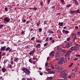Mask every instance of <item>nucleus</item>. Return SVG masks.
<instances>
[{
    "mask_svg": "<svg viewBox=\"0 0 80 80\" xmlns=\"http://www.w3.org/2000/svg\"><path fill=\"white\" fill-rule=\"evenodd\" d=\"M78 60V58H75L74 59V60L75 61H76V60Z\"/></svg>",
    "mask_w": 80,
    "mask_h": 80,
    "instance_id": "54",
    "label": "nucleus"
},
{
    "mask_svg": "<svg viewBox=\"0 0 80 80\" xmlns=\"http://www.w3.org/2000/svg\"><path fill=\"white\" fill-rule=\"evenodd\" d=\"M71 7V5L70 4L68 5L67 6V7Z\"/></svg>",
    "mask_w": 80,
    "mask_h": 80,
    "instance_id": "53",
    "label": "nucleus"
},
{
    "mask_svg": "<svg viewBox=\"0 0 80 80\" xmlns=\"http://www.w3.org/2000/svg\"><path fill=\"white\" fill-rule=\"evenodd\" d=\"M8 62V60L6 59V60H5V61L4 62V63H6L7 62Z\"/></svg>",
    "mask_w": 80,
    "mask_h": 80,
    "instance_id": "34",
    "label": "nucleus"
},
{
    "mask_svg": "<svg viewBox=\"0 0 80 80\" xmlns=\"http://www.w3.org/2000/svg\"><path fill=\"white\" fill-rule=\"evenodd\" d=\"M71 77L73 78L75 77V73H72L71 74Z\"/></svg>",
    "mask_w": 80,
    "mask_h": 80,
    "instance_id": "20",
    "label": "nucleus"
},
{
    "mask_svg": "<svg viewBox=\"0 0 80 80\" xmlns=\"http://www.w3.org/2000/svg\"><path fill=\"white\" fill-rule=\"evenodd\" d=\"M26 22V20L25 19H24L23 20H22V22L23 23H25Z\"/></svg>",
    "mask_w": 80,
    "mask_h": 80,
    "instance_id": "48",
    "label": "nucleus"
},
{
    "mask_svg": "<svg viewBox=\"0 0 80 80\" xmlns=\"http://www.w3.org/2000/svg\"><path fill=\"white\" fill-rule=\"evenodd\" d=\"M75 4H76V5H78V1H75Z\"/></svg>",
    "mask_w": 80,
    "mask_h": 80,
    "instance_id": "37",
    "label": "nucleus"
},
{
    "mask_svg": "<svg viewBox=\"0 0 80 80\" xmlns=\"http://www.w3.org/2000/svg\"><path fill=\"white\" fill-rule=\"evenodd\" d=\"M75 47H72L70 48L71 50L72 51H73L75 50Z\"/></svg>",
    "mask_w": 80,
    "mask_h": 80,
    "instance_id": "12",
    "label": "nucleus"
},
{
    "mask_svg": "<svg viewBox=\"0 0 80 80\" xmlns=\"http://www.w3.org/2000/svg\"><path fill=\"white\" fill-rule=\"evenodd\" d=\"M74 37L73 38V42H75V40H76V37Z\"/></svg>",
    "mask_w": 80,
    "mask_h": 80,
    "instance_id": "36",
    "label": "nucleus"
},
{
    "mask_svg": "<svg viewBox=\"0 0 80 80\" xmlns=\"http://www.w3.org/2000/svg\"><path fill=\"white\" fill-rule=\"evenodd\" d=\"M4 10L6 12H7V11H8V8H4Z\"/></svg>",
    "mask_w": 80,
    "mask_h": 80,
    "instance_id": "39",
    "label": "nucleus"
},
{
    "mask_svg": "<svg viewBox=\"0 0 80 80\" xmlns=\"http://www.w3.org/2000/svg\"><path fill=\"white\" fill-rule=\"evenodd\" d=\"M77 35H80V32H77Z\"/></svg>",
    "mask_w": 80,
    "mask_h": 80,
    "instance_id": "62",
    "label": "nucleus"
},
{
    "mask_svg": "<svg viewBox=\"0 0 80 80\" xmlns=\"http://www.w3.org/2000/svg\"><path fill=\"white\" fill-rule=\"evenodd\" d=\"M47 71H48V72L49 73H51V74H53L55 73V72L54 71H52V69H50L49 68H48L46 69Z\"/></svg>",
    "mask_w": 80,
    "mask_h": 80,
    "instance_id": "5",
    "label": "nucleus"
},
{
    "mask_svg": "<svg viewBox=\"0 0 80 80\" xmlns=\"http://www.w3.org/2000/svg\"><path fill=\"white\" fill-rule=\"evenodd\" d=\"M70 53H68L66 52V53L65 55V57H68V56H70Z\"/></svg>",
    "mask_w": 80,
    "mask_h": 80,
    "instance_id": "18",
    "label": "nucleus"
},
{
    "mask_svg": "<svg viewBox=\"0 0 80 80\" xmlns=\"http://www.w3.org/2000/svg\"><path fill=\"white\" fill-rule=\"evenodd\" d=\"M79 49V48L78 47H75V50L76 51L78 50Z\"/></svg>",
    "mask_w": 80,
    "mask_h": 80,
    "instance_id": "26",
    "label": "nucleus"
},
{
    "mask_svg": "<svg viewBox=\"0 0 80 80\" xmlns=\"http://www.w3.org/2000/svg\"><path fill=\"white\" fill-rule=\"evenodd\" d=\"M48 45V43L47 42L44 44V47H46V46H47V45Z\"/></svg>",
    "mask_w": 80,
    "mask_h": 80,
    "instance_id": "31",
    "label": "nucleus"
},
{
    "mask_svg": "<svg viewBox=\"0 0 80 80\" xmlns=\"http://www.w3.org/2000/svg\"><path fill=\"white\" fill-rule=\"evenodd\" d=\"M57 50H60V48H59V46H58L57 47Z\"/></svg>",
    "mask_w": 80,
    "mask_h": 80,
    "instance_id": "52",
    "label": "nucleus"
},
{
    "mask_svg": "<svg viewBox=\"0 0 80 80\" xmlns=\"http://www.w3.org/2000/svg\"><path fill=\"white\" fill-rule=\"evenodd\" d=\"M75 13H80V11L79 9H78L75 11Z\"/></svg>",
    "mask_w": 80,
    "mask_h": 80,
    "instance_id": "15",
    "label": "nucleus"
},
{
    "mask_svg": "<svg viewBox=\"0 0 80 80\" xmlns=\"http://www.w3.org/2000/svg\"><path fill=\"white\" fill-rule=\"evenodd\" d=\"M60 59V58H57L56 59V60H57V61H58V60H59Z\"/></svg>",
    "mask_w": 80,
    "mask_h": 80,
    "instance_id": "47",
    "label": "nucleus"
},
{
    "mask_svg": "<svg viewBox=\"0 0 80 80\" xmlns=\"http://www.w3.org/2000/svg\"><path fill=\"white\" fill-rule=\"evenodd\" d=\"M29 62L30 63H33V62L32 61V59H29Z\"/></svg>",
    "mask_w": 80,
    "mask_h": 80,
    "instance_id": "23",
    "label": "nucleus"
},
{
    "mask_svg": "<svg viewBox=\"0 0 80 80\" xmlns=\"http://www.w3.org/2000/svg\"><path fill=\"white\" fill-rule=\"evenodd\" d=\"M70 38H68L67 39V41H70Z\"/></svg>",
    "mask_w": 80,
    "mask_h": 80,
    "instance_id": "46",
    "label": "nucleus"
},
{
    "mask_svg": "<svg viewBox=\"0 0 80 80\" xmlns=\"http://www.w3.org/2000/svg\"><path fill=\"white\" fill-rule=\"evenodd\" d=\"M53 53H54V51H52L50 53L49 55H51L52 54H53Z\"/></svg>",
    "mask_w": 80,
    "mask_h": 80,
    "instance_id": "32",
    "label": "nucleus"
},
{
    "mask_svg": "<svg viewBox=\"0 0 80 80\" xmlns=\"http://www.w3.org/2000/svg\"><path fill=\"white\" fill-rule=\"evenodd\" d=\"M72 36H73V37H76V36H75V34L74 33H72Z\"/></svg>",
    "mask_w": 80,
    "mask_h": 80,
    "instance_id": "44",
    "label": "nucleus"
},
{
    "mask_svg": "<svg viewBox=\"0 0 80 80\" xmlns=\"http://www.w3.org/2000/svg\"><path fill=\"white\" fill-rule=\"evenodd\" d=\"M62 70H63V68L61 67L58 69V73H60V72H61Z\"/></svg>",
    "mask_w": 80,
    "mask_h": 80,
    "instance_id": "9",
    "label": "nucleus"
},
{
    "mask_svg": "<svg viewBox=\"0 0 80 80\" xmlns=\"http://www.w3.org/2000/svg\"><path fill=\"white\" fill-rule=\"evenodd\" d=\"M48 37L46 39V41H48Z\"/></svg>",
    "mask_w": 80,
    "mask_h": 80,
    "instance_id": "56",
    "label": "nucleus"
},
{
    "mask_svg": "<svg viewBox=\"0 0 80 80\" xmlns=\"http://www.w3.org/2000/svg\"><path fill=\"white\" fill-rule=\"evenodd\" d=\"M58 65H63L64 63H65V61L64 60V58L63 57H62L61 58L60 60L58 62Z\"/></svg>",
    "mask_w": 80,
    "mask_h": 80,
    "instance_id": "1",
    "label": "nucleus"
},
{
    "mask_svg": "<svg viewBox=\"0 0 80 80\" xmlns=\"http://www.w3.org/2000/svg\"><path fill=\"white\" fill-rule=\"evenodd\" d=\"M62 47L63 48H66V46H65V45H63L62 46Z\"/></svg>",
    "mask_w": 80,
    "mask_h": 80,
    "instance_id": "22",
    "label": "nucleus"
},
{
    "mask_svg": "<svg viewBox=\"0 0 80 80\" xmlns=\"http://www.w3.org/2000/svg\"><path fill=\"white\" fill-rule=\"evenodd\" d=\"M58 56H59V54H58V53H56L55 57V58H58Z\"/></svg>",
    "mask_w": 80,
    "mask_h": 80,
    "instance_id": "16",
    "label": "nucleus"
},
{
    "mask_svg": "<svg viewBox=\"0 0 80 80\" xmlns=\"http://www.w3.org/2000/svg\"><path fill=\"white\" fill-rule=\"evenodd\" d=\"M33 54V52H31L29 53V55H32Z\"/></svg>",
    "mask_w": 80,
    "mask_h": 80,
    "instance_id": "49",
    "label": "nucleus"
},
{
    "mask_svg": "<svg viewBox=\"0 0 80 80\" xmlns=\"http://www.w3.org/2000/svg\"><path fill=\"white\" fill-rule=\"evenodd\" d=\"M3 27V24H0V28H1Z\"/></svg>",
    "mask_w": 80,
    "mask_h": 80,
    "instance_id": "58",
    "label": "nucleus"
},
{
    "mask_svg": "<svg viewBox=\"0 0 80 80\" xmlns=\"http://www.w3.org/2000/svg\"><path fill=\"white\" fill-rule=\"evenodd\" d=\"M42 28H40L39 29V32H42Z\"/></svg>",
    "mask_w": 80,
    "mask_h": 80,
    "instance_id": "41",
    "label": "nucleus"
},
{
    "mask_svg": "<svg viewBox=\"0 0 80 80\" xmlns=\"http://www.w3.org/2000/svg\"><path fill=\"white\" fill-rule=\"evenodd\" d=\"M53 78L52 77H48L47 78V79H48V80H52Z\"/></svg>",
    "mask_w": 80,
    "mask_h": 80,
    "instance_id": "25",
    "label": "nucleus"
},
{
    "mask_svg": "<svg viewBox=\"0 0 80 80\" xmlns=\"http://www.w3.org/2000/svg\"><path fill=\"white\" fill-rule=\"evenodd\" d=\"M69 33V32L68 31H65V33Z\"/></svg>",
    "mask_w": 80,
    "mask_h": 80,
    "instance_id": "43",
    "label": "nucleus"
},
{
    "mask_svg": "<svg viewBox=\"0 0 80 80\" xmlns=\"http://www.w3.org/2000/svg\"><path fill=\"white\" fill-rule=\"evenodd\" d=\"M41 46V45L39 43L36 46V47L37 48H40V47Z\"/></svg>",
    "mask_w": 80,
    "mask_h": 80,
    "instance_id": "11",
    "label": "nucleus"
},
{
    "mask_svg": "<svg viewBox=\"0 0 80 80\" xmlns=\"http://www.w3.org/2000/svg\"><path fill=\"white\" fill-rule=\"evenodd\" d=\"M55 67L57 69H59V68H60V66H59L56 65V66Z\"/></svg>",
    "mask_w": 80,
    "mask_h": 80,
    "instance_id": "29",
    "label": "nucleus"
},
{
    "mask_svg": "<svg viewBox=\"0 0 80 80\" xmlns=\"http://www.w3.org/2000/svg\"><path fill=\"white\" fill-rule=\"evenodd\" d=\"M75 13V11H69V13Z\"/></svg>",
    "mask_w": 80,
    "mask_h": 80,
    "instance_id": "21",
    "label": "nucleus"
},
{
    "mask_svg": "<svg viewBox=\"0 0 80 80\" xmlns=\"http://www.w3.org/2000/svg\"><path fill=\"white\" fill-rule=\"evenodd\" d=\"M63 22H59V26H60V27H62L63 26Z\"/></svg>",
    "mask_w": 80,
    "mask_h": 80,
    "instance_id": "14",
    "label": "nucleus"
},
{
    "mask_svg": "<svg viewBox=\"0 0 80 80\" xmlns=\"http://www.w3.org/2000/svg\"><path fill=\"white\" fill-rule=\"evenodd\" d=\"M36 42H38V43H41L42 41L40 40H36Z\"/></svg>",
    "mask_w": 80,
    "mask_h": 80,
    "instance_id": "33",
    "label": "nucleus"
},
{
    "mask_svg": "<svg viewBox=\"0 0 80 80\" xmlns=\"http://www.w3.org/2000/svg\"><path fill=\"white\" fill-rule=\"evenodd\" d=\"M75 28H76V29H77V30L78 29V26H76L75 27Z\"/></svg>",
    "mask_w": 80,
    "mask_h": 80,
    "instance_id": "45",
    "label": "nucleus"
},
{
    "mask_svg": "<svg viewBox=\"0 0 80 80\" xmlns=\"http://www.w3.org/2000/svg\"><path fill=\"white\" fill-rule=\"evenodd\" d=\"M73 63H72L69 66V67H72V66L73 65Z\"/></svg>",
    "mask_w": 80,
    "mask_h": 80,
    "instance_id": "38",
    "label": "nucleus"
},
{
    "mask_svg": "<svg viewBox=\"0 0 80 80\" xmlns=\"http://www.w3.org/2000/svg\"><path fill=\"white\" fill-rule=\"evenodd\" d=\"M29 47H30V46L28 45L25 47V48H26V49H29Z\"/></svg>",
    "mask_w": 80,
    "mask_h": 80,
    "instance_id": "28",
    "label": "nucleus"
},
{
    "mask_svg": "<svg viewBox=\"0 0 80 80\" xmlns=\"http://www.w3.org/2000/svg\"><path fill=\"white\" fill-rule=\"evenodd\" d=\"M65 73H66V71H63L62 72L60 73V75H61V76H62L63 75H65Z\"/></svg>",
    "mask_w": 80,
    "mask_h": 80,
    "instance_id": "8",
    "label": "nucleus"
},
{
    "mask_svg": "<svg viewBox=\"0 0 80 80\" xmlns=\"http://www.w3.org/2000/svg\"><path fill=\"white\" fill-rule=\"evenodd\" d=\"M72 52V51L70 50H68L67 52L68 53H71Z\"/></svg>",
    "mask_w": 80,
    "mask_h": 80,
    "instance_id": "30",
    "label": "nucleus"
},
{
    "mask_svg": "<svg viewBox=\"0 0 80 80\" xmlns=\"http://www.w3.org/2000/svg\"><path fill=\"white\" fill-rule=\"evenodd\" d=\"M31 40H34V37H33L32 38H31Z\"/></svg>",
    "mask_w": 80,
    "mask_h": 80,
    "instance_id": "59",
    "label": "nucleus"
},
{
    "mask_svg": "<svg viewBox=\"0 0 80 80\" xmlns=\"http://www.w3.org/2000/svg\"><path fill=\"white\" fill-rule=\"evenodd\" d=\"M2 71L3 72H5V71H6V69L5 68H2Z\"/></svg>",
    "mask_w": 80,
    "mask_h": 80,
    "instance_id": "17",
    "label": "nucleus"
},
{
    "mask_svg": "<svg viewBox=\"0 0 80 80\" xmlns=\"http://www.w3.org/2000/svg\"><path fill=\"white\" fill-rule=\"evenodd\" d=\"M10 18H9L8 17H6L4 18V22L8 23L9 22H10Z\"/></svg>",
    "mask_w": 80,
    "mask_h": 80,
    "instance_id": "4",
    "label": "nucleus"
},
{
    "mask_svg": "<svg viewBox=\"0 0 80 80\" xmlns=\"http://www.w3.org/2000/svg\"><path fill=\"white\" fill-rule=\"evenodd\" d=\"M64 60V61L65 63H66L67 62V60L66 59H65V60Z\"/></svg>",
    "mask_w": 80,
    "mask_h": 80,
    "instance_id": "57",
    "label": "nucleus"
},
{
    "mask_svg": "<svg viewBox=\"0 0 80 80\" xmlns=\"http://www.w3.org/2000/svg\"><path fill=\"white\" fill-rule=\"evenodd\" d=\"M22 70V71H23L24 73H26V74H27V75H29V74L30 73V71L25 68H23Z\"/></svg>",
    "mask_w": 80,
    "mask_h": 80,
    "instance_id": "3",
    "label": "nucleus"
},
{
    "mask_svg": "<svg viewBox=\"0 0 80 80\" xmlns=\"http://www.w3.org/2000/svg\"><path fill=\"white\" fill-rule=\"evenodd\" d=\"M76 56V57H80V55H77V54Z\"/></svg>",
    "mask_w": 80,
    "mask_h": 80,
    "instance_id": "60",
    "label": "nucleus"
},
{
    "mask_svg": "<svg viewBox=\"0 0 80 80\" xmlns=\"http://www.w3.org/2000/svg\"><path fill=\"white\" fill-rule=\"evenodd\" d=\"M18 61V58H16L14 59L15 62H17Z\"/></svg>",
    "mask_w": 80,
    "mask_h": 80,
    "instance_id": "35",
    "label": "nucleus"
},
{
    "mask_svg": "<svg viewBox=\"0 0 80 80\" xmlns=\"http://www.w3.org/2000/svg\"><path fill=\"white\" fill-rule=\"evenodd\" d=\"M60 51H61V52H64V51H65V50L63 49L62 48H60Z\"/></svg>",
    "mask_w": 80,
    "mask_h": 80,
    "instance_id": "27",
    "label": "nucleus"
},
{
    "mask_svg": "<svg viewBox=\"0 0 80 80\" xmlns=\"http://www.w3.org/2000/svg\"><path fill=\"white\" fill-rule=\"evenodd\" d=\"M35 49H34L33 50V51H32V53H34L35 52Z\"/></svg>",
    "mask_w": 80,
    "mask_h": 80,
    "instance_id": "51",
    "label": "nucleus"
},
{
    "mask_svg": "<svg viewBox=\"0 0 80 80\" xmlns=\"http://www.w3.org/2000/svg\"><path fill=\"white\" fill-rule=\"evenodd\" d=\"M40 6H43V2H40Z\"/></svg>",
    "mask_w": 80,
    "mask_h": 80,
    "instance_id": "42",
    "label": "nucleus"
},
{
    "mask_svg": "<svg viewBox=\"0 0 80 80\" xmlns=\"http://www.w3.org/2000/svg\"><path fill=\"white\" fill-rule=\"evenodd\" d=\"M27 80H33V79H29L28 78L27 79Z\"/></svg>",
    "mask_w": 80,
    "mask_h": 80,
    "instance_id": "64",
    "label": "nucleus"
},
{
    "mask_svg": "<svg viewBox=\"0 0 80 80\" xmlns=\"http://www.w3.org/2000/svg\"><path fill=\"white\" fill-rule=\"evenodd\" d=\"M22 80H25V78H22Z\"/></svg>",
    "mask_w": 80,
    "mask_h": 80,
    "instance_id": "63",
    "label": "nucleus"
},
{
    "mask_svg": "<svg viewBox=\"0 0 80 80\" xmlns=\"http://www.w3.org/2000/svg\"><path fill=\"white\" fill-rule=\"evenodd\" d=\"M5 49H6V46H3L1 48L0 50L1 52H2L5 50Z\"/></svg>",
    "mask_w": 80,
    "mask_h": 80,
    "instance_id": "7",
    "label": "nucleus"
},
{
    "mask_svg": "<svg viewBox=\"0 0 80 80\" xmlns=\"http://www.w3.org/2000/svg\"><path fill=\"white\" fill-rule=\"evenodd\" d=\"M74 71L75 72H77V69H74Z\"/></svg>",
    "mask_w": 80,
    "mask_h": 80,
    "instance_id": "61",
    "label": "nucleus"
},
{
    "mask_svg": "<svg viewBox=\"0 0 80 80\" xmlns=\"http://www.w3.org/2000/svg\"><path fill=\"white\" fill-rule=\"evenodd\" d=\"M66 47L67 48H70V47H71V46H72V43L70 42V43H69V42H67L66 43Z\"/></svg>",
    "mask_w": 80,
    "mask_h": 80,
    "instance_id": "6",
    "label": "nucleus"
},
{
    "mask_svg": "<svg viewBox=\"0 0 80 80\" xmlns=\"http://www.w3.org/2000/svg\"><path fill=\"white\" fill-rule=\"evenodd\" d=\"M8 67L9 68H10V69H12V68H13V67L12 66V65L10 64H9L8 65Z\"/></svg>",
    "mask_w": 80,
    "mask_h": 80,
    "instance_id": "10",
    "label": "nucleus"
},
{
    "mask_svg": "<svg viewBox=\"0 0 80 80\" xmlns=\"http://www.w3.org/2000/svg\"><path fill=\"white\" fill-rule=\"evenodd\" d=\"M44 23L45 25H47V21H44Z\"/></svg>",
    "mask_w": 80,
    "mask_h": 80,
    "instance_id": "40",
    "label": "nucleus"
},
{
    "mask_svg": "<svg viewBox=\"0 0 80 80\" xmlns=\"http://www.w3.org/2000/svg\"><path fill=\"white\" fill-rule=\"evenodd\" d=\"M58 65H63L64 63H65V61L64 60V58L63 57H62L61 58L60 60L58 62Z\"/></svg>",
    "mask_w": 80,
    "mask_h": 80,
    "instance_id": "2",
    "label": "nucleus"
},
{
    "mask_svg": "<svg viewBox=\"0 0 80 80\" xmlns=\"http://www.w3.org/2000/svg\"><path fill=\"white\" fill-rule=\"evenodd\" d=\"M49 60H50V57H48L47 58V60L48 61Z\"/></svg>",
    "mask_w": 80,
    "mask_h": 80,
    "instance_id": "50",
    "label": "nucleus"
},
{
    "mask_svg": "<svg viewBox=\"0 0 80 80\" xmlns=\"http://www.w3.org/2000/svg\"><path fill=\"white\" fill-rule=\"evenodd\" d=\"M10 48L8 47L6 49V51H8V50H10Z\"/></svg>",
    "mask_w": 80,
    "mask_h": 80,
    "instance_id": "24",
    "label": "nucleus"
},
{
    "mask_svg": "<svg viewBox=\"0 0 80 80\" xmlns=\"http://www.w3.org/2000/svg\"><path fill=\"white\" fill-rule=\"evenodd\" d=\"M63 79H62V80H67V78L66 77V76H62Z\"/></svg>",
    "mask_w": 80,
    "mask_h": 80,
    "instance_id": "13",
    "label": "nucleus"
},
{
    "mask_svg": "<svg viewBox=\"0 0 80 80\" xmlns=\"http://www.w3.org/2000/svg\"><path fill=\"white\" fill-rule=\"evenodd\" d=\"M11 63L12 64V65H13V62L12 61L11 62Z\"/></svg>",
    "mask_w": 80,
    "mask_h": 80,
    "instance_id": "55",
    "label": "nucleus"
},
{
    "mask_svg": "<svg viewBox=\"0 0 80 80\" xmlns=\"http://www.w3.org/2000/svg\"><path fill=\"white\" fill-rule=\"evenodd\" d=\"M48 33H53V32L52 31L50 30H49L48 31Z\"/></svg>",
    "mask_w": 80,
    "mask_h": 80,
    "instance_id": "19",
    "label": "nucleus"
}]
</instances>
